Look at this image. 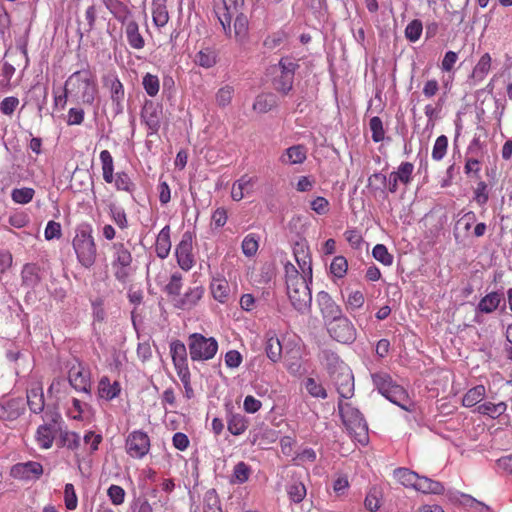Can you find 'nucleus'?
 <instances>
[{
	"label": "nucleus",
	"mask_w": 512,
	"mask_h": 512,
	"mask_svg": "<svg viewBox=\"0 0 512 512\" xmlns=\"http://www.w3.org/2000/svg\"><path fill=\"white\" fill-rule=\"evenodd\" d=\"M285 274L287 296L291 305L300 314H308L311 311L312 304L310 289L312 278L301 276L292 264L285 266Z\"/></svg>",
	"instance_id": "obj_1"
},
{
	"label": "nucleus",
	"mask_w": 512,
	"mask_h": 512,
	"mask_svg": "<svg viewBox=\"0 0 512 512\" xmlns=\"http://www.w3.org/2000/svg\"><path fill=\"white\" fill-rule=\"evenodd\" d=\"M70 97L79 99L83 104H93L97 95L95 75L89 69L72 73L65 82Z\"/></svg>",
	"instance_id": "obj_2"
},
{
	"label": "nucleus",
	"mask_w": 512,
	"mask_h": 512,
	"mask_svg": "<svg viewBox=\"0 0 512 512\" xmlns=\"http://www.w3.org/2000/svg\"><path fill=\"white\" fill-rule=\"evenodd\" d=\"M72 245L78 262L85 268L92 267L96 261L97 249L93 229L89 223L77 226Z\"/></svg>",
	"instance_id": "obj_3"
},
{
	"label": "nucleus",
	"mask_w": 512,
	"mask_h": 512,
	"mask_svg": "<svg viewBox=\"0 0 512 512\" xmlns=\"http://www.w3.org/2000/svg\"><path fill=\"white\" fill-rule=\"evenodd\" d=\"M338 409L342 421L351 437L361 445L369 442L368 425L360 411L350 403L339 400Z\"/></svg>",
	"instance_id": "obj_4"
},
{
	"label": "nucleus",
	"mask_w": 512,
	"mask_h": 512,
	"mask_svg": "<svg viewBox=\"0 0 512 512\" xmlns=\"http://www.w3.org/2000/svg\"><path fill=\"white\" fill-rule=\"evenodd\" d=\"M44 423L41 424L35 433L37 445L44 450L50 449L56 435L61 431L62 417L52 410H47L43 415Z\"/></svg>",
	"instance_id": "obj_5"
},
{
	"label": "nucleus",
	"mask_w": 512,
	"mask_h": 512,
	"mask_svg": "<svg viewBox=\"0 0 512 512\" xmlns=\"http://www.w3.org/2000/svg\"><path fill=\"white\" fill-rule=\"evenodd\" d=\"M372 379L381 395L402 409L408 410V395L403 387L393 383L391 377L385 373L374 374Z\"/></svg>",
	"instance_id": "obj_6"
},
{
	"label": "nucleus",
	"mask_w": 512,
	"mask_h": 512,
	"mask_svg": "<svg viewBox=\"0 0 512 512\" xmlns=\"http://www.w3.org/2000/svg\"><path fill=\"white\" fill-rule=\"evenodd\" d=\"M188 348L192 361H208L216 355L218 342L214 337L193 333L188 338Z\"/></svg>",
	"instance_id": "obj_7"
},
{
	"label": "nucleus",
	"mask_w": 512,
	"mask_h": 512,
	"mask_svg": "<svg viewBox=\"0 0 512 512\" xmlns=\"http://www.w3.org/2000/svg\"><path fill=\"white\" fill-rule=\"evenodd\" d=\"M331 338L342 344H352L357 338V331L353 323L345 315L326 324Z\"/></svg>",
	"instance_id": "obj_8"
},
{
	"label": "nucleus",
	"mask_w": 512,
	"mask_h": 512,
	"mask_svg": "<svg viewBox=\"0 0 512 512\" xmlns=\"http://www.w3.org/2000/svg\"><path fill=\"white\" fill-rule=\"evenodd\" d=\"M298 67L296 61L289 57L282 58L279 61L280 74L273 80V86L278 92L287 94L292 89L294 75Z\"/></svg>",
	"instance_id": "obj_9"
},
{
	"label": "nucleus",
	"mask_w": 512,
	"mask_h": 512,
	"mask_svg": "<svg viewBox=\"0 0 512 512\" xmlns=\"http://www.w3.org/2000/svg\"><path fill=\"white\" fill-rule=\"evenodd\" d=\"M103 84L109 89L112 109L115 115L123 113L125 90L116 72L108 73L103 77Z\"/></svg>",
	"instance_id": "obj_10"
},
{
	"label": "nucleus",
	"mask_w": 512,
	"mask_h": 512,
	"mask_svg": "<svg viewBox=\"0 0 512 512\" xmlns=\"http://www.w3.org/2000/svg\"><path fill=\"white\" fill-rule=\"evenodd\" d=\"M126 453L134 459H142L150 450V438L141 431H132L126 438Z\"/></svg>",
	"instance_id": "obj_11"
},
{
	"label": "nucleus",
	"mask_w": 512,
	"mask_h": 512,
	"mask_svg": "<svg viewBox=\"0 0 512 512\" xmlns=\"http://www.w3.org/2000/svg\"><path fill=\"white\" fill-rule=\"evenodd\" d=\"M193 250V237L190 232L182 235L181 241L175 248V256L179 267L184 271H189L195 264Z\"/></svg>",
	"instance_id": "obj_12"
},
{
	"label": "nucleus",
	"mask_w": 512,
	"mask_h": 512,
	"mask_svg": "<svg viewBox=\"0 0 512 512\" xmlns=\"http://www.w3.org/2000/svg\"><path fill=\"white\" fill-rule=\"evenodd\" d=\"M340 400L350 399L354 395V377L348 366H342V371L330 376Z\"/></svg>",
	"instance_id": "obj_13"
},
{
	"label": "nucleus",
	"mask_w": 512,
	"mask_h": 512,
	"mask_svg": "<svg viewBox=\"0 0 512 512\" xmlns=\"http://www.w3.org/2000/svg\"><path fill=\"white\" fill-rule=\"evenodd\" d=\"M43 474V466L36 461L16 463L11 467L10 475L19 480H37Z\"/></svg>",
	"instance_id": "obj_14"
},
{
	"label": "nucleus",
	"mask_w": 512,
	"mask_h": 512,
	"mask_svg": "<svg viewBox=\"0 0 512 512\" xmlns=\"http://www.w3.org/2000/svg\"><path fill=\"white\" fill-rule=\"evenodd\" d=\"M501 303H504V293L501 291H492L483 296L475 309V322L481 323V314L494 313Z\"/></svg>",
	"instance_id": "obj_15"
},
{
	"label": "nucleus",
	"mask_w": 512,
	"mask_h": 512,
	"mask_svg": "<svg viewBox=\"0 0 512 512\" xmlns=\"http://www.w3.org/2000/svg\"><path fill=\"white\" fill-rule=\"evenodd\" d=\"M316 301L325 324L343 315L341 307L332 299L328 292H318Z\"/></svg>",
	"instance_id": "obj_16"
},
{
	"label": "nucleus",
	"mask_w": 512,
	"mask_h": 512,
	"mask_svg": "<svg viewBox=\"0 0 512 512\" xmlns=\"http://www.w3.org/2000/svg\"><path fill=\"white\" fill-rule=\"evenodd\" d=\"M477 216L473 211L464 213L455 223L453 229L454 239L457 244H463L469 236L470 229L476 223Z\"/></svg>",
	"instance_id": "obj_17"
},
{
	"label": "nucleus",
	"mask_w": 512,
	"mask_h": 512,
	"mask_svg": "<svg viewBox=\"0 0 512 512\" xmlns=\"http://www.w3.org/2000/svg\"><path fill=\"white\" fill-rule=\"evenodd\" d=\"M162 109L152 101H147L142 109L141 117L147 125L148 135L156 134L160 128Z\"/></svg>",
	"instance_id": "obj_18"
},
{
	"label": "nucleus",
	"mask_w": 512,
	"mask_h": 512,
	"mask_svg": "<svg viewBox=\"0 0 512 512\" xmlns=\"http://www.w3.org/2000/svg\"><path fill=\"white\" fill-rule=\"evenodd\" d=\"M71 386L80 392L89 393L91 388L90 372L81 365L73 366L68 375Z\"/></svg>",
	"instance_id": "obj_19"
},
{
	"label": "nucleus",
	"mask_w": 512,
	"mask_h": 512,
	"mask_svg": "<svg viewBox=\"0 0 512 512\" xmlns=\"http://www.w3.org/2000/svg\"><path fill=\"white\" fill-rule=\"evenodd\" d=\"M307 148L302 144H296L285 149L279 156L282 165H299L307 159Z\"/></svg>",
	"instance_id": "obj_20"
},
{
	"label": "nucleus",
	"mask_w": 512,
	"mask_h": 512,
	"mask_svg": "<svg viewBox=\"0 0 512 512\" xmlns=\"http://www.w3.org/2000/svg\"><path fill=\"white\" fill-rule=\"evenodd\" d=\"M237 13H239L237 9V4L234 3L233 5L228 6L225 1L223 6L218 8V10L216 11L219 23L221 24L225 35L229 38L232 37L231 22L237 15Z\"/></svg>",
	"instance_id": "obj_21"
},
{
	"label": "nucleus",
	"mask_w": 512,
	"mask_h": 512,
	"mask_svg": "<svg viewBox=\"0 0 512 512\" xmlns=\"http://www.w3.org/2000/svg\"><path fill=\"white\" fill-rule=\"evenodd\" d=\"M204 288L199 285L189 288L176 302L175 306L182 310H190L203 297Z\"/></svg>",
	"instance_id": "obj_22"
},
{
	"label": "nucleus",
	"mask_w": 512,
	"mask_h": 512,
	"mask_svg": "<svg viewBox=\"0 0 512 512\" xmlns=\"http://www.w3.org/2000/svg\"><path fill=\"white\" fill-rule=\"evenodd\" d=\"M256 182L254 177L243 175L232 185L231 197L234 201L242 200L246 195L253 192V186Z\"/></svg>",
	"instance_id": "obj_23"
},
{
	"label": "nucleus",
	"mask_w": 512,
	"mask_h": 512,
	"mask_svg": "<svg viewBox=\"0 0 512 512\" xmlns=\"http://www.w3.org/2000/svg\"><path fill=\"white\" fill-rule=\"evenodd\" d=\"M27 404L32 413L40 414L44 410L45 401L42 386L37 383L27 390Z\"/></svg>",
	"instance_id": "obj_24"
},
{
	"label": "nucleus",
	"mask_w": 512,
	"mask_h": 512,
	"mask_svg": "<svg viewBox=\"0 0 512 512\" xmlns=\"http://www.w3.org/2000/svg\"><path fill=\"white\" fill-rule=\"evenodd\" d=\"M121 392V386L118 381H114L113 383L110 381L109 377L102 376L98 383V396L101 399L106 401H111L118 397Z\"/></svg>",
	"instance_id": "obj_25"
},
{
	"label": "nucleus",
	"mask_w": 512,
	"mask_h": 512,
	"mask_svg": "<svg viewBox=\"0 0 512 512\" xmlns=\"http://www.w3.org/2000/svg\"><path fill=\"white\" fill-rule=\"evenodd\" d=\"M24 407L21 399H10L0 404V419L12 421L23 413Z\"/></svg>",
	"instance_id": "obj_26"
},
{
	"label": "nucleus",
	"mask_w": 512,
	"mask_h": 512,
	"mask_svg": "<svg viewBox=\"0 0 512 512\" xmlns=\"http://www.w3.org/2000/svg\"><path fill=\"white\" fill-rule=\"evenodd\" d=\"M40 267L34 263H27L21 271L22 285L28 288H35L41 282Z\"/></svg>",
	"instance_id": "obj_27"
},
{
	"label": "nucleus",
	"mask_w": 512,
	"mask_h": 512,
	"mask_svg": "<svg viewBox=\"0 0 512 512\" xmlns=\"http://www.w3.org/2000/svg\"><path fill=\"white\" fill-rule=\"evenodd\" d=\"M413 489L423 494L435 495L442 494L445 490L442 483L435 481L431 478H428L426 476H420L419 474Z\"/></svg>",
	"instance_id": "obj_28"
},
{
	"label": "nucleus",
	"mask_w": 512,
	"mask_h": 512,
	"mask_svg": "<svg viewBox=\"0 0 512 512\" xmlns=\"http://www.w3.org/2000/svg\"><path fill=\"white\" fill-rule=\"evenodd\" d=\"M171 250L170 240V227L166 225L157 235L155 243V251L159 258L165 259L168 257Z\"/></svg>",
	"instance_id": "obj_29"
},
{
	"label": "nucleus",
	"mask_w": 512,
	"mask_h": 512,
	"mask_svg": "<svg viewBox=\"0 0 512 512\" xmlns=\"http://www.w3.org/2000/svg\"><path fill=\"white\" fill-rule=\"evenodd\" d=\"M486 396V388L479 384L470 388L462 398V405L466 408L477 407Z\"/></svg>",
	"instance_id": "obj_30"
},
{
	"label": "nucleus",
	"mask_w": 512,
	"mask_h": 512,
	"mask_svg": "<svg viewBox=\"0 0 512 512\" xmlns=\"http://www.w3.org/2000/svg\"><path fill=\"white\" fill-rule=\"evenodd\" d=\"M125 34L127 41L132 48L139 50L144 47L145 41L139 33L138 24L134 20L126 22Z\"/></svg>",
	"instance_id": "obj_31"
},
{
	"label": "nucleus",
	"mask_w": 512,
	"mask_h": 512,
	"mask_svg": "<svg viewBox=\"0 0 512 512\" xmlns=\"http://www.w3.org/2000/svg\"><path fill=\"white\" fill-rule=\"evenodd\" d=\"M211 293L213 298L220 302L225 303L229 297L230 287L229 283L224 278H213L210 284Z\"/></svg>",
	"instance_id": "obj_32"
},
{
	"label": "nucleus",
	"mask_w": 512,
	"mask_h": 512,
	"mask_svg": "<svg viewBox=\"0 0 512 512\" xmlns=\"http://www.w3.org/2000/svg\"><path fill=\"white\" fill-rule=\"evenodd\" d=\"M392 476L396 482L401 484L406 488H411L415 486V483L418 479V474L409 468L399 467L393 470Z\"/></svg>",
	"instance_id": "obj_33"
},
{
	"label": "nucleus",
	"mask_w": 512,
	"mask_h": 512,
	"mask_svg": "<svg viewBox=\"0 0 512 512\" xmlns=\"http://www.w3.org/2000/svg\"><path fill=\"white\" fill-rule=\"evenodd\" d=\"M321 361L330 376L342 371V366H347L336 353L329 350L322 352Z\"/></svg>",
	"instance_id": "obj_34"
},
{
	"label": "nucleus",
	"mask_w": 512,
	"mask_h": 512,
	"mask_svg": "<svg viewBox=\"0 0 512 512\" xmlns=\"http://www.w3.org/2000/svg\"><path fill=\"white\" fill-rule=\"evenodd\" d=\"M507 410V404L505 402L492 403L484 402L476 407V412L481 415L489 416L493 419L500 417Z\"/></svg>",
	"instance_id": "obj_35"
},
{
	"label": "nucleus",
	"mask_w": 512,
	"mask_h": 512,
	"mask_svg": "<svg viewBox=\"0 0 512 512\" xmlns=\"http://www.w3.org/2000/svg\"><path fill=\"white\" fill-rule=\"evenodd\" d=\"M249 23L247 16L243 13H237L234 18L233 31L237 42L243 43L248 37Z\"/></svg>",
	"instance_id": "obj_36"
},
{
	"label": "nucleus",
	"mask_w": 512,
	"mask_h": 512,
	"mask_svg": "<svg viewBox=\"0 0 512 512\" xmlns=\"http://www.w3.org/2000/svg\"><path fill=\"white\" fill-rule=\"evenodd\" d=\"M294 255L296 262L301 270V276H307L308 278H312V265L311 258L308 253L305 251L303 246L294 249Z\"/></svg>",
	"instance_id": "obj_37"
},
{
	"label": "nucleus",
	"mask_w": 512,
	"mask_h": 512,
	"mask_svg": "<svg viewBox=\"0 0 512 512\" xmlns=\"http://www.w3.org/2000/svg\"><path fill=\"white\" fill-rule=\"evenodd\" d=\"M248 419L239 413L232 414L227 420L228 431L235 436L243 434L248 428Z\"/></svg>",
	"instance_id": "obj_38"
},
{
	"label": "nucleus",
	"mask_w": 512,
	"mask_h": 512,
	"mask_svg": "<svg viewBox=\"0 0 512 512\" xmlns=\"http://www.w3.org/2000/svg\"><path fill=\"white\" fill-rule=\"evenodd\" d=\"M102 164V175L106 183H112L114 180V162L111 153L103 150L99 155Z\"/></svg>",
	"instance_id": "obj_39"
},
{
	"label": "nucleus",
	"mask_w": 512,
	"mask_h": 512,
	"mask_svg": "<svg viewBox=\"0 0 512 512\" xmlns=\"http://www.w3.org/2000/svg\"><path fill=\"white\" fill-rule=\"evenodd\" d=\"M114 265L117 264L123 268L130 266L132 255L130 251L122 243H114L112 246Z\"/></svg>",
	"instance_id": "obj_40"
},
{
	"label": "nucleus",
	"mask_w": 512,
	"mask_h": 512,
	"mask_svg": "<svg viewBox=\"0 0 512 512\" xmlns=\"http://www.w3.org/2000/svg\"><path fill=\"white\" fill-rule=\"evenodd\" d=\"M491 68V56L489 53H485L481 56L478 63L475 65L472 71V78L475 81H482L488 74Z\"/></svg>",
	"instance_id": "obj_41"
},
{
	"label": "nucleus",
	"mask_w": 512,
	"mask_h": 512,
	"mask_svg": "<svg viewBox=\"0 0 512 512\" xmlns=\"http://www.w3.org/2000/svg\"><path fill=\"white\" fill-rule=\"evenodd\" d=\"M170 353L174 366L188 363L186 346L180 340L171 342Z\"/></svg>",
	"instance_id": "obj_42"
},
{
	"label": "nucleus",
	"mask_w": 512,
	"mask_h": 512,
	"mask_svg": "<svg viewBox=\"0 0 512 512\" xmlns=\"http://www.w3.org/2000/svg\"><path fill=\"white\" fill-rule=\"evenodd\" d=\"M165 3L166 2H152V19L154 25L157 27H164L169 20Z\"/></svg>",
	"instance_id": "obj_43"
},
{
	"label": "nucleus",
	"mask_w": 512,
	"mask_h": 512,
	"mask_svg": "<svg viewBox=\"0 0 512 512\" xmlns=\"http://www.w3.org/2000/svg\"><path fill=\"white\" fill-rule=\"evenodd\" d=\"M276 106V98L273 94L258 95L253 103V110L258 113H266Z\"/></svg>",
	"instance_id": "obj_44"
},
{
	"label": "nucleus",
	"mask_w": 512,
	"mask_h": 512,
	"mask_svg": "<svg viewBox=\"0 0 512 512\" xmlns=\"http://www.w3.org/2000/svg\"><path fill=\"white\" fill-rule=\"evenodd\" d=\"M194 61L200 67L208 69L216 64L217 55L212 49L205 48L195 55Z\"/></svg>",
	"instance_id": "obj_45"
},
{
	"label": "nucleus",
	"mask_w": 512,
	"mask_h": 512,
	"mask_svg": "<svg viewBox=\"0 0 512 512\" xmlns=\"http://www.w3.org/2000/svg\"><path fill=\"white\" fill-rule=\"evenodd\" d=\"M34 196L35 190L30 187L14 188L11 191V199L16 204H28L33 200Z\"/></svg>",
	"instance_id": "obj_46"
},
{
	"label": "nucleus",
	"mask_w": 512,
	"mask_h": 512,
	"mask_svg": "<svg viewBox=\"0 0 512 512\" xmlns=\"http://www.w3.org/2000/svg\"><path fill=\"white\" fill-rule=\"evenodd\" d=\"M265 351L267 357L272 362H277L281 358L282 354V345L280 340L274 335L269 336L266 340Z\"/></svg>",
	"instance_id": "obj_47"
},
{
	"label": "nucleus",
	"mask_w": 512,
	"mask_h": 512,
	"mask_svg": "<svg viewBox=\"0 0 512 512\" xmlns=\"http://www.w3.org/2000/svg\"><path fill=\"white\" fill-rule=\"evenodd\" d=\"M303 385L308 394L314 398L326 399L328 396L327 391L323 385L312 377L305 379Z\"/></svg>",
	"instance_id": "obj_48"
},
{
	"label": "nucleus",
	"mask_w": 512,
	"mask_h": 512,
	"mask_svg": "<svg viewBox=\"0 0 512 512\" xmlns=\"http://www.w3.org/2000/svg\"><path fill=\"white\" fill-rule=\"evenodd\" d=\"M109 215L113 222L122 230L128 228V219L125 210L116 204L109 205Z\"/></svg>",
	"instance_id": "obj_49"
},
{
	"label": "nucleus",
	"mask_w": 512,
	"mask_h": 512,
	"mask_svg": "<svg viewBox=\"0 0 512 512\" xmlns=\"http://www.w3.org/2000/svg\"><path fill=\"white\" fill-rule=\"evenodd\" d=\"M233 96L234 87L230 84H225L221 86L215 94L216 104L224 108L232 102Z\"/></svg>",
	"instance_id": "obj_50"
},
{
	"label": "nucleus",
	"mask_w": 512,
	"mask_h": 512,
	"mask_svg": "<svg viewBox=\"0 0 512 512\" xmlns=\"http://www.w3.org/2000/svg\"><path fill=\"white\" fill-rule=\"evenodd\" d=\"M241 248L245 256H254L259 248V237L253 233L246 235L242 241Z\"/></svg>",
	"instance_id": "obj_51"
},
{
	"label": "nucleus",
	"mask_w": 512,
	"mask_h": 512,
	"mask_svg": "<svg viewBox=\"0 0 512 512\" xmlns=\"http://www.w3.org/2000/svg\"><path fill=\"white\" fill-rule=\"evenodd\" d=\"M113 182L117 190L125 191L130 194L135 190V184L131 180L130 176L125 172L116 173Z\"/></svg>",
	"instance_id": "obj_52"
},
{
	"label": "nucleus",
	"mask_w": 512,
	"mask_h": 512,
	"mask_svg": "<svg viewBox=\"0 0 512 512\" xmlns=\"http://www.w3.org/2000/svg\"><path fill=\"white\" fill-rule=\"evenodd\" d=\"M365 303L364 294L359 291H350L345 299L346 309L349 312H353L363 307Z\"/></svg>",
	"instance_id": "obj_53"
},
{
	"label": "nucleus",
	"mask_w": 512,
	"mask_h": 512,
	"mask_svg": "<svg viewBox=\"0 0 512 512\" xmlns=\"http://www.w3.org/2000/svg\"><path fill=\"white\" fill-rule=\"evenodd\" d=\"M142 85H143L145 92L150 97H155L158 94L159 89H160V81H159L158 76L153 75L151 73H146L143 76Z\"/></svg>",
	"instance_id": "obj_54"
},
{
	"label": "nucleus",
	"mask_w": 512,
	"mask_h": 512,
	"mask_svg": "<svg viewBox=\"0 0 512 512\" xmlns=\"http://www.w3.org/2000/svg\"><path fill=\"white\" fill-rule=\"evenodd\" d=\"M289 498L294 503H300L306 496V487L301 481H293L287 487Z\"/></svg>",
	"instance_id": "obj_55"
},
{
	"label": "nucleus",
	"mask_w": 512,
	"mask_h": 512,
	"mask_svg": "<svg viewBox=\"0 0 512 512\" xmlns=\"http://www.w3.org/2000/svg\"><path fill=\"white\" fill-rule=\"evenodd\" d=\"M413 171H414V165L412 163L402 162L399 165L397 171H393V173L402 184L408 185L412 181Z\"/></svg>",
	"instance_id": "obj_56"
},
{
	"label": "nucleus",
	"mask_w": 512,
	"mask_h": 512,
	"mask_svg": "<svg viewBox=\"0 0 512 512\" xmlns=\"http://www.w3.org/2000/svg\"><path fill=\"white\" fill-rule=\"evenodd\" d=\"M60 441L63 446L70 450H76L80 447V436L73 431H60Z\"/></svg>",
	"instance_id": "obj_57"
},
{
	"label": "nucleus",
	"mask_w": 512,
	"mask_h": 512,
	"mask_svg": "<svg viewBox=\"0 0 512 512\" xmlns=\"http://www.w3.org/2000/svg\"><path fill=\"white\" fill-rule=\"evenodd\" d=\"M447 148L448 138L445 135L437 137L432 149V159L435 161L442 160L447 153Z\"/></svg>",
	"instance_id": "obj_58"
},
{
	"label": "nucleus",
	"mask_w": 512,
	"mask_h": 512,
	"mask_svg": "<svg viewBox=\"0 0 512 512\" xmlns=\"http://www.w3.org/2000/svg\"><path fill=\"white\" fill-rule=\"evenodd\" d=\"M348 269V263L344 256H336L330 264V272L336 278H343Z\"/></svg>",
	"instance_id": "obj_59"
},
{
	"label": "nucleus",
	"mask_w": 512,
	"mask_h": 512,
	"mask_svg": "<svg viewBox=\"0 0 512 512\" xmlns=\"http://www.w3.org/2000/svg\"><path fill=\"white\" fill-rule=\"evenodd\" d=\"M373 257L385 266H390L393 263V256L388 252V249L383 244H377L372 250Z\"/></svg>",
	"instance_id": "obj_60"
},
{
	"label": "nucleus",
	"mask_w": 512,
	"mask_h": 512,
	"mask_svg": "<svg viewBox=\"0 0 512 512\" xmlns=\"http://www.w3.org/2000/svg\"><path fill=\"white\" fill-rule=\"evenodd\" d=\"M423 31L422 22L418 19L411 21L405 28V37L410 42H416L421 37Z\"/></svg>",
	"instance_id": "obj_61"
},
{
	"label": "nucleus",
	"mask_w": 512,
	"mask_h": 512,
	"mask_svg": "<svg viewBox=\"0 0 512 512\" xmlns=\"http://www.w3.org/2000/svg\"><path fill=\"white\" fill-rule=\"evenodd\" d=\"M250 467L245 462H239L233 469V482L238 484L245 483L250 476Z\"/></svg>",
	"instance_id": "obj_62"
},
{
	"label": "nucleus",
	"mask_w": 512,
	"mask_h": 512,
	"mask_svg": "<svg viewBox=\"0 0 512 512\" xmlns=\"http://www.w3.org/2000/svg\"><path fill=\"white\" fill-rule=\"evenodd\" d=\"M473 199L479 206H485L487 204L489 200V192L486 182L480 181L477 183V186L474 189Z\"/></svg>",
	"instance_id": "obj_63"
},
{
	"label": "nucleus",
	"mask_w": 512,
	"mask_h": 512,
	"mask_svg": "<svg viewBox=\"0 0 512 512\" xmlns=\"http://www.w3.org/2000/svg\"><path fill=\"white\" fill-rule=\"evenodd\" d=\"M107 496L113 505L119 506L124 503L126 492L121 486L113 484L107 489Z\"/></svg>",
	"instance_id": "obj_64"
}]
</instances>
